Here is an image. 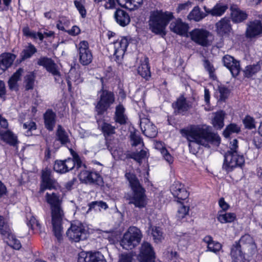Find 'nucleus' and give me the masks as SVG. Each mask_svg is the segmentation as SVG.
Wrapping results in <instances>:
<instances>
[{
    "instance_id": "1",
    "label": "nucleus",
    "mask_w": 262,
    "mask_h": 262,
    "mask_svg": "<svg viewBox=\"0 0 262 262\" xmlns=\"http://www.w3.org/2000/svg\"><path fill=\"white\" fill-rule=\"evenodd\" d=\"M180 133L189 141L190 149L195 144L209 147V143H219L220 142L219 136L211 132L208 126H193L190 129H182Z\"/></svg>"
},
{
    "instance_id": "2",
    "label": "nucleus",
    "mask_w": 262,
    "mask_h": 262,
    "mask_svg": "<svg viewBox=\"0 0 262 262\" xmlns=\"http://www.w3.org/2000/svg\"><path fill=\"white\" fill-rule=\"evenodd\" d=\"M46 199L47 202L50 206L52 224L54 235L60 241L62 237V222L64 216L61 207L62 200L59 195L55 192L51 193L47 192L46 194Z\"/></svg>"
},
{
    "instance_id": "3",
    "label": "nucleus",
    "mask_w": 262,
    "mask_h": 262,
    "mask_svg": "<svg viewBox=\"0 0 262 262\" xmlns=\"http://www.w3.org/2000/svg\"><path fill=\"white\" fill-rule=\"evenodd\" d=\"M125 176L133 191L132 194L128 195L126 199L128 201V204H133L135 207L139 208L145 207L147 204L145 189L135 174L128 172L125 173Z\"/></svg>"
},
{
    "instance_id": "4",
    "label": "nucleus",
    "mask_w": 262,
    "mask_h": 262,
    "mask_svg": "<svg viewBox=\"0 0 262 262\" xmlns=\"http://www.w3.org/2000/svg\"><path fill=\"white\" fill-rule=\"evenodd\" d=\"M174 18L169 11L154 10L149 12L148 21L149 29L156 34H165V29L170 20Z\"/></svg>"
},
{
    "instance_id": "5",
    "label": "nucleus",
    "mask_w": 262,
    "mask_h": 262,
    "mask_svg": "<svg viewBox=\"0 0 262 262\" xmlns=\"http://www.w3.org/2000/svg\"><path fill=\"white\" fill-rule=\"evenodd\" d=\"M142 234L141 230L136 227H130L120 242L123 249L131 250L138 246L141 242Z\"/></svg>"
},
{
    "instance_id": "6",
    "label": "nucleus",
    "mask_w": 262,
    "mask_h": 262,
    "mask_svg": "<svg viewBox=\"0 0 262 262\" xmlns=\"http://www.w3.org/2000/svg\"><path fill=\"white\" fill-rule=\"evenodd\" d=\"M99 98L95 106V111L99 115H103L115 101L113 92L102 88L99 92Z\"/></svg>"
},
{
    "instance_id": "7",
    "label": "nucleus",
    "mask_w": 262,
    "mask_h": 262,
    "mask_svg": "<svg viewBox=\"0 0 262 262\" xmlns=\"http://www.w3.org/2000/svg\"><path fill=\"white\" fill-rule=\"evenodd\" d=\"M244 163L245 159L242 155L239 153L226 152L224 155L223 168L228 172L231 171L235 167H242Z\"/></svg>"
},
{
    "instance_id": "8",
    "label": "nucleus",
    "mask_w": 262,
    "mask_h": 262,
    "mask_svg": "<svg viewBox=\"0 0 262 262\" xmlns=\"http://www.w3.org/2000/svg\"><path fill=\"white\" fill-rule=\"evenodd\" d=\"M66 234L70 240L75 242L85 239L87 237L86 230L84 226L79 222L72 223Z\"/></svg>"
},
{
    "instance_id": "9",
    "label": "nucleus",
    "mask_w": 262,
    "mask_h": 262,
    "mask_svg": "<svg viewBox=\"0 0 262 262\" xmlns=\"http://www.w3.org/2000/svg\"><path fill=\"white\" fill-rule=\"evenodd\" d=\"M191 39L197 45L207 47L210 45L209 38L211 33L203 28H196L189 33Z\"/></svg>"
},
{
    "instance_id": "10",
    "label": "nucleus",
    "mask_w": 262,
    "mask_h": 262,
    "mask_svg": "<svg viewBox=\"0 0 262 262\" xmlns=\"http://www.w3.org/2000/svg\"><path fill=\"white\" fill-rule=\"evenodd\" d=\"M235 243L246 253L248 256H252L257 251V246L253 238L249 234L241 236L238 242Z\"/></svg>"
},
{
    "instance_id": "11",
    "label": "nucleus",
    "mask_w": 262,
    "mask_h": 262,
    "mask_svg": "<svg viewBox=\"0 0 262 262\" xmlns=\"http://www.w3.org/2000/svg\"><path fill=\"white\" fill-rule=\"evenodd\" d=\"M79 62L83 66L90 64L93 60V54L87 41H81L78 45Z\"/></svg>"
},
{
    "instance_id": "12",
    "label": "nucleus",
    "mask_w": 262,
    "mask_h": 262,
    "mask_svg": "<svg viewBox=\"0 0 262 262\" xmlns=\"http://www.w3.org/2000/svg\"><path fill=\"white\" fill-rule=\"evenodd\" d=\"M258 19L250 21L247 24L246 36L249 38H254L262 34V15H258Z\"/></svg>"
},
{
    "instance_id": "13",
    "label": "nucleus",
    "mask_w": 262,
    "mask_h": 262,
    "mask_svg": "<svg viewBox=\"0 0 262 262\" xmlns=\"http://www.w3.org/2000/svg\"><path fill=\"white\" fill-rule=\"evenodd\" d=\"M37 64L43 67L46 70L55 76V80H58L60 73L58 67L54 61L50 58L41 57L37 60Z\"/></svg>"
},
{
    "instance_id": "14",
    "label": "nucleus",
    "mask_w": 262,
    "mask_h": 262,
    "mask_svg": "<svg viewBox=\"0 0 262 262\" xmlns=\"http://www.w3.org/2000/svg\"><path fill=\"white\" fill-rule=\"evenodd\" d=\"M140 125L145 136L150 138L156 137L157 134V128L148 118L140 117Z\"/></svg>"
},
{
    "instance_id": "15",
    "label": "nucleus",
    "mask_w": 262,
    "mask_h": 262,
    "mask_svg": "<svg viewBox=\"0 0 262 262\" xmlns=\"http://www.w3.org/2000/svg\"><path fill=\"white\" fill-rule=\"evenodd\" d=\"M42 183L41 185V191H43L45 189H54L58 187V183L56 181L51 177V171L49 169H45L42 172Z\"/></svg>"
},
{
    "instance_id": "16",
    "label": "nucleus",
    "mask_w": 262,
    "mask_h": 262,
    "mask_svg": "<svg viewBox=\"0 0 262 262\" xmlns=\"http://www.w3.org/2000/svg\"><path fill=\"white\" fill-rule=\"evenodd\" d=\"M222 61L224 66L230 70L233 76L235 77L238 75L240 71V65L238 61L229 55H225L223 57Z\"/></svg>"
},
{
    "instance_id": "17",
    "label": "nucleus",
    "mask_w": 262,
    "mask_h": 262,
    "mask_svg": "<svg viewBox=\"0 0 262 262\" xmlns=\"http://www.w3.org/2000/svg\"><path fill=\"white\" fill-rule=\"evenodd\" d=\"M172 106L174 109V113L176 115H183L192 107L191 103L184 96L178 98L177 101L172 103Z\"/></svg>"
},
{
    "instance_id": "18",
    "label": "nucleus",
    "mask_w": 262,
    "mask_h": 262,
    "mask_svg": "<svg viewBox=\"0 0 262 262\" xmlns=\"http://www.w3.org/2000/svg\"><path fill=\"white\" fill-rule=\"evenodd\" d=\"M155 253L151 245L148 242H144L141 246L140 259L141 262H151L155 259Z\"/></svg>"
},
{
    "instance_id": "19",
    "label": "nucleus",
    "mask_w": 262,
    "mask_h": 262,
    "mask_svg": "<svg viewBox=\"0 0 262 262\" xmlns=\"http://www.w3.org/2000/svg\"><path fill=\"white\" fill-rule=\"evenodd\" d=\"M170 191L177 201L184 200L188 197L189 193L184 187V185L179 182H175L170 187Z\"/></svg>"
},
{
    "instance_id": "20",
    "label": "nucleus",
    "mask_w": 262,
    "mask_h": 262,
    "mask_svg": "<svg viewBox=\"0 0 262 262\" xmlns=\"http://www.w3.org/2000/svg\"><path fill=\"white\" fill-rule=\"evenodd\" d=\"M80 178L86 183L100 184L102 179L99 173L96 171L84 170L81 172Z\"/></svg>"
},
{
    "instance_id": "21",
    "label": "nucleus",
    "mask_w": 262,
    "mask_h": 262,
    "mask_svg": "<svg viewBox=\"0 0 262 262\" xmlns=\"http://www.w3.org/2000/svg\"><path fill=\"white\" fill-rule=\"evenodd\" d=\"M232 30L230 20L226 17L215 24V31L220 36L228 35Z\"/></svg>"
},
{
    "instance_id": "22",
    "label": "nucleus",
    "mask_w": 262,
    "mask_h": 262,
    "mask_svg": "<svg viewBox=\"0 0 262 262\" xmlns=\"http://www.w3.org/2000/svg\"><path fill=\"white\" fill-rule=\"evenodd\" d=\"M70 152L73 157V158H68L64 160L65 166L67 168L68 171L72 170L75 166L77 169H79L82 165L84 166V165L82 164V162L79 155L72 149H70Z\"/></svg>"
},
{
    "instance_id": "23",
    "label": "nucleus",
    "mask_w": 262,
    "mask_h": 262,
    "mask_svg": "<svg viewBox=\"0 0 262 262\" xmlns=\"http://www.w3.org/2000/svg\"><path fill=\"white\" fill-rule=\"evenodd\" d=\"M114 54L117 59L123 57L128 46V40L126 38H122L118 39L114 42Z\"/></svg>"
},
{
    "instance_id": "24",
    "label": "nucleus",
    "mask_w": 262,
    "mask_h": 262,
    "mask_svg": "<svg viewBox=\"0 0 262 262\" xmlns=\"http://www.w3.org/2000/svg\"><path fill=\"white\" fill-rule=\"evenodd\" d=\"M230 254L233 262H248L245 256L246 253L235 243L231 249Z\"/></svg>"
},
{
    "instance_id": "25",
    "label": "nucleus",
    "mask_w": 262,
    "mask_h": 262,
    "mask_svg": "<svg viewBox=\"0 0 262 262\" xmlns=\"http://www.w3.org/2000/svg\"><path fill=\"white\" fill-rule=\"evenodd\" d=\"M56 114L51 109H48L43 114L45 127L49 131L54 129L56 124Z\"/></svg>"
},
{
    "instance_id": "26",
    "label": "nucleus",
    "mask_w": 262,
    "mask_h": 262,
    "mask_svg": "<svg viewBox=\"0 0 262 262\" xmlns=\"http://www.w3.org/2000/svg\"><path fill=\"white\" fill-rule=\"evenodd\" d=\"M188 26L183 22L181 19H178L170 25L171 31L180 35H185L188 30Z\"/></svg>"
},
{
    "instance_id": "27",
    "label": "nucleus",
    "mask_w": 262,
    "mask_h": 262,
    "mask_svg": "<svg viewBox=\"0 0 262 262\" xmlns=\"http://www.w3.org/2000/svg\"><path fill=\"white\" fill-rule=\"evenodd\" d=\"M114 18L120 26L125 27L128 25L130 21V18L125 11L118 9L114 13Z\"/></svg>"
},
{
    "instance_id": "28",
    "label": "nucleus",
    "mask_w": 262,
    "mask_h": 262,
    "mask_svg": "<svg viewBox=\"0 0 262 262\" xmlns=\"http://www.w3.org/2000/svg\"><path fill=\"white\" fill-rule=\"evenodd\" d=\"M0 139L12 146H16L18 143L17 137L10 130L0 129Z\"/></svg>"
},
{
    "instance_id": "29",
    "label": "nucleus",
    "mask_w": 262,
    "mask_h": 262,
    "mask_svg": "<svg viewBox=\"0 0 262 262\" xmlns=\"http://www.w3.org/2000/svg\"><path fill=\"white\" fill-rule=\"evenodd\" d=\"M127 117L125 114V108L123 105L119 104L116 107L114 120L116 123L124 125L127 123Z\"/></svg>"
},
{
    "instance_id": "30",
    "label": "nucleus",
    "mask_w": 262,
    "mask_h": 262,
    "mask_svg": "<svg viewBox=\"0 0 262 262\" xmlns=\"http://www.w3.org/2000/svg\"><path fill=\"white\" fill-rule=\"evenodd\" d=\"M78 262H106L104 256L100 252L88 253L84 257H80Z\"/></svg>"
},
{
    "instance_id": "31",
    "label": "nucleus",
    "mask_w": 262,
    "mask_h": 262,
    "mask_svg": "<svg viewBox=\"0 0 262 262\" xmlns=\"http://www.w3.org/2000/svg\"><path fill=\"white\" fill-rule=\"evenodd\" d=\"M24 70L22 68H19L10 77L8 81V86L10 90L15 91L18 90L17 82L19 80Z\"/></svg>"
},
{
    "instance_id": "32",
    "label": "nucleus",
    "mask_w": 262,
    "mask_h": 262,
    "mask_svg": "<svg viewBox=\"0 0 262 262\" xmlns=\"http://www.w3.org/2000/svg\"><path fill=\"white\" fill-rule=\"evenodd\" d=\"M138 72L143 78L148 79L150 77V67L148 64V58L144 57L138 68Z\"/></svg>"
},
{
    "instance_id": "33",
    "label": "nucleus",
    "mask_w": 262,
    "mask_h": 262,
    "mask_svg": "<svg viewBox=\"0 0 262 262\" xmlns=\"http://www.w3.org/2000/svg\"><path fill=\"white\" fill-rule=\"evenodd\" d=\"M37 51V49L33 44L29 43L20 53V62L30 58Z\"/></svg>"
},
{
    "instance_id": "34",
    "label": "nucleus",
    "mask_w": 262,
    "mask_h": 262,
    "mask_svg": "<svg viewBox=\"0 0 262 262\" xmlns=\"http://www.w3.org/2000/svg\"><path fill=\"white\" fill-rule=\"evenodd\" d=\"M207 16V14L201 10L199 6L194 7L187 16L189 20L199 21Z\"/></svg>"
},
{
    "instance_id": "35",
    "label": "nucleus",
    "mask_w": 262,
    "mask_h": 262,
    "mask_svg": "<svg viewBox=\"0 0 262 262\" xmlns=\"http://www.w3.org/2000/svg\"><path fill=\"white\" fill-rule=\"evenodd\" d=\"M217 219L222 224L232 223L236 219V215L234 213H224L223 211L218 212Z\"/></svg>"
},
{
    "instance_id": "36",
    "label": "nucleus",
    "mask_w": 262,
    "mask_h": 262,
    "mask_svg": "<svg viewBox=\"0 0 262 262\" xmlns=\"http://www.w3.org/2000/svg\"><path fill=\"white\" fill-rule=\"evenodd\" d=\"M3 236L7 237L8 239L7 243L9 246L15 250H19L21 248L20 242L12 233L11 229H9V232L8 233H6V235Z\"/></svg>"
},
{
    "instance_id": "37",
    "label": "nucleus",
    "mask_w": 262,
    "mask_h": 262,
    "mask_svg": "<svg viewBox=\"0 0 262 262\" xmlns=\"http://www.w3.org/2000/svg\"><path fill=\"white\" fill-rule=\"evenodd\" d=\"M232 20L234 23H241L244 20L246 19L248 15L244 11L239 9L232 8L231 13Z\"/></svg>"
},
{
    "instance_id": "38",
    "label": "nucleus",
    "mask_w": 262,
    "mask_h": 262,
    "mask_svg": "<svg viewBox=\"0 0 262 262\" xmlns=\"http://www.w3.org/2000/svg\"><path fill=\"white\" fill-rule=\"evenodd\" d=\"M225 115V113L222 111L217 112L215 114L212 123L213 126L216 129H221L224 126Z\"/></svg>"
},
{
    "instance_id": "39",
    "label": "nucleus",
    "mask_w": 262,
    "mask_h": 262,
    "mask_svg": "<svg viewBox=\"0 0 262 262\" xmlns=\"http://www.w3.org/2000/svg\"><path fill=\"white\" fill-rule=\"evenodd\" d=\"M16 56L10 53H5L0 55V62L7 69L13 63L15 59Z\"/></svg>"
},
{
    "instance_id": "40",
    "label": "nucleus",
    "mask_w": 262,
    "mask_h": 262,
    "mask_svg": "<svg viewBox=\"0 0 262 262\" xmlns=\"http://www.w3.org/2000/svg\"><path fill=\"white\" fill-rule=\"evenodd\" d=\"M57 140L59 141L62 144H64L69 141L68 136L61 125H58L56 132Z\"/></svg>"
},
{
    "instance_id": "41",
    "label": "nucleus",
    "mask_w": 262,
    "mask_h": 262,
    "mask_svg": "<svg viewBox=\"0 0 262 262\" xmlns=\"http://www.w3.org/2000/svg\"><path fill=\"white\" fill-rule=\"evenodd\" d=\"M35 76L33 72H30L25 77L24 83L26 90H32L34 88Z\"/></svg>"
},
{
    "instance_id": "42",
    "label": "nucleus",
    "mask_w": 262,
    "mask_h": 262,
    "mask_svg": "<svg viewBox=\"0 0 262 262\" xmlns=\"http://www.w3.org/2000/svg\"><path fill=\"white\" fill-rule=\"evenodd\" d=\"M260 69V67L258 64L247 66L244 70V76L250 78L259 71Z\"/></svg>"
},
{
    "instance_id": "43",
    "label": "nucleus",
    "mask_w": 262,
    "mask_h": 262,
    "mask_svg": "<svg viewBox=\"0 0 262 262\" xmlns=\"http://www.w3.org/2000/svg\"><path fill=\"white\" fill-rule=\"evenodd\" d=\"M129 0H107L104 7L106 9H113L116 6V1L121 7H126V5Z\"/></svg>"
},
{
    "instance_id": "44",
    "label": "nucleus",
    "mask_w": 262,
    "mask_h": 262,
    "mask_svg": "<svg viewBox=\"0 0 262 262\" xmlns=\"http://www.w3.org/2000/svg\"><path fill=\"white\" fill-rule=\"evenodd\" d=\"M241 128L237 124L231 123L228 125L224 131L223 134L226 138H228L232 133H238L240 132Z\"/></svg>"
},
{
    "instance_id": "45",
    "label": "nucleus",
    "mask_w": 262,
    "mask_h": 262,
    "mask_svg": "<svg viewBox=\"0 0 262 262\" xmlns=\"http://www.w3.org/2000/svg\"><path fill=\"white\" fill-rule=\"evenodd\" d=\"M203 66L206 71L209 73V76L213 79L216 78L214 74L215 68L210 61L206 58L203 60Z\"/></svg>"
},
{
    "instance_id": "46",
    "label": "nucleus",
    "mask_w": 262,
    "mask_h": 262,
    "mask_svg": "<svg viewBox=\"0 0 262 262\" xmlns=\"http://www.w3.org/2000/svg\"><path fill=\"white\" fill-rule=\"evenodd\" d=\"M23 128L26 130L25 135L30 136L33 135L32 132L36 129V125L33 121H28L23 124Z\"/></svg>"
},
{
    "instance_id": "47",
    "label": "nucleus",
    "mask_w": 262,
    "mask_h": 262,
    "mask_svg": "<svg viewBox=\"0 0 262 262\" xmlns=\"http://www.w3.org/2000/svg\"><path fill=\"white\" fill-rule=\"evenodd\" d=\"M216 93L219 94V100L224 101L228 97L229 90L224 85H221L218 86Z\"/></svg>"
},
{
    "instance_id": "48",
    "label": "nucleus",
    "mask_w": 262,
    "mask_h": 262,
    "mask_svg": "<svg viewBox=\"0 0 262 262\" xmlns=\"http://www.w3.org/2000/svg\"><path fill=\"white\" fill-rule=\"evenodd\" d=\"M147 156V152L145 150H141L140 151L133 152L130 154L128 157L134 159L138 162H140L143 159L145 158Z\"/></svg>"
},
{
    "instance_id": "49",
    "label": "nucleus",
    "mask_w": 262,
    "mask_h": 262,
    "mask_svg": "<svg viewBox=\"0 0 262 262\" xmlns=\"http://www.w3.org/2000/svg\"><path fill=\"white\" fill-rule=\"evenodd\" d=\"M151 234L156 243H159L164 238L163 233L159 227H153L151 229Z\"/></svg>"
},
{
    "instance_id": "50",
    "label": "nucleus",
    "mask_w": 262,
    "mask_h": 262,
    "mask_svg": "<svg viewBox=\"0 0 262 262\" xmlns=\"http://www.w3.org/2000/svg\"><path fill=\"white\" fill-rule=\"evenodd\" d=\"M115 127L111 124L104 122L101 126V130L105 136H108L115 133Z\"/></svg>"
},
{
    "instance_id": "51",
    "label": "nucleus",
    "mask_w": 262,
    "mask_h": 262,
    "mask_svg": "<svg viewBox=\"0 0 262 262\" xmlns=\"http://www.w3.org/2000/svg\"><path fill=\"white\" fill-rule=\"evenodd\" d=\"M64 160H56L54 165V170L60 173H64L68 172L67 168L64 166Z\"/></svg>"
},
{
    "instance_id": "52",
    "label": "nucleus",
    "mask_w": 262,
    "mask_h": 262,
    "mask_svg": "<svg viewBox=\"0 0 262 262\" xmlns=\"http://www.w3.org/2000/svg\"><path fill=\"white\" fill-rule=\"evenodd\" d=\"M227 7L226 6L216 5L211 11V15L212 16H221L226 11Z\"/></svg>"
},
{
    "instance_id": "53",
    "label": "nucleus",
    "mask_w": 262,
    "mask_h": 262,
    "mask_svg": "<svg viewBox=\"0 0 262 262\" xmlns=\"http://www.w3.org/2000/svg\"><path fill=\"white\" fill-rule=\"evenodd\" d=\"M10 229L7 223L5 222V219L3 216L0 215V234L2 235H5L8 233Z\"/></svg>"
},
{
    "instance_id": "54",
    "label": "nucleus",
    "mask_w": 262,
    "mask_h": 262,
    "mask_svg": "<svg viewBox=\"0 0 262 262\" xmlns=\"http://www.w3.org/2000/svg\"><path fill=\"white\" fill-rule=\"evenodd\" d=\"M188 211L189 207L181 204L176 215L178 220L183 219L188 214Z\"/></svg>"
},
{
    "instance_id": "55",
    "label": "nucleus",
    "mask_w": 262,
    "mask_h": 262,
    "mask_svg": "<svg viewBox=\"0 0 262 262\" xmlns=\"http://www.w3.org/2000/svg\"><path fill=\"white\" fill-rule=\"evenodd\" d=\"M143 0H129L126 5V8L131 10L138 8L142 4Z\"/></svg>"
},
{
    "instance_id": "56",
    "label": "nucleus",
    "mask_w": 262,
    "mask_h": 262,
    "mask_svg": "<svg viewBox=\"0 0 262 262\" xmlns=\"http://www.w3.org/2000/svg\"><path fill=\"white\" fill-rule=\"evenodd\" d=\"M74 5L77 10H78L79 13L80 14L81 17L82 18H85L86 16V11L85 9L84 6L81 3V2L78 1H74Z\"/></svg>"
},
{
    "instance_id": "57",
    "label": "nucleus",
    "mask_w": 262,
    "mask_h": 262,
    "mask_svg": "<svg viewBox=\"0 0 262 262\" xmlns=\"http://www.w3.org/2000/svg\"><path fill=\"white\" fill-rule=\"evenodd\" d=\"M243 123L246 128L249 129L255 128L254 120L249 116H246L245 118L243 120Z\"/></svg>"
},
{
    "instance_id": "58",
    "label": "nucleus",
    "mask_w": 262,
    "mask_h": 262,
    "mask_svg": "<svg viewBox=\"0 0 262 262\" xmlns=\"http://www.w3.org/2000/svg\"><path fill=\"white\" fill-rule=\"evenodd\" d=\"M208 250L214 253H217L222 248V245L217 242H213L212 244L207 245Z\"/></svg>"
},
{
    "instance_id": "59",
    "label": "nucleus",
    "mask_w": 262,
    "mask_h": 262,
    "mask_svg": "<svg viewBox=\"0 0 262 262\" xmlns=\"http://www.w3.org/2000/svg\"><path fill=\"white\" fill-rule=\"evenodd\" d=\"M130 137L132 141V146H136L140 143H142V139L139 135L135 133H132Z\"/></svg>"
},
{
    "instance_id": "60",
    "label": "nucleus",
    "mask_w": 262,
    "mask_h": 262,
    "mask_svg": "<svg viewBox=\"0 0 262 262\" xmlns=\"http://www.w3.org/2000/svg\"><path fill=\"white\" fill-rule=\"evenodd\" d=\"M96 206H98L104 209L108 208L107 205L105 202L103 201H94L89 204V209L94 208Z\"/></svg>"
},
{
    "instance_id": "61",
    "label": "nucleus",
    "mask_w": 262,
    "mask_h": 262,
    "mask_svg": "<svg viewBox=\"0 0 262 262\" xmlns=\"http://www.w3.org/2000/svg\"><path fill=\"white\" fill-rule=\"evenodd\" d=\"M238 149V141L236 139H233L230 143L229 150L226 152H230V154L238 153L237 151Z\"/></svg>"
},
{
    "instance_id": "62",
    "label": "nucleus",
    "mask_w": 262,
    "mask_h": 262,
    "mask_svg": "<svg viewBox=\"0 0 262 262\" xmlns=\"http://www.w3.org/2000/svg\"><path fill=\"white\" fill-rule=\"evenodd\" d=\"M112 154L115 158L118 159H122L125 157L123 150L122 148L120 147H118V148H116L115 150H114L112 152Z\"/></svg>"
},
{
    "instance_id": "63",
    "label": "nucleus",
    "mask_w": 262,
    "mask_h": 262,
    "mask_svg": "<svg viewBox=\"0 0 262 262\" xmlns=\"http://www.w3.org/2000/svg\"><path fill=\"white\" fill-rule=\"evenodd\" d=\"M191 5V3L189 1L183 4H180L176 9V11L177 13H180L183 10H188Z\"/></svg>"
},
{
    "instance_id": "64",
    "label": "nucleus",
    "mask_w": 262,
    "mask_h": 262,
    "mask_svg": "<svg viewBox=\"0 0 262 262\" xmlns=\"http://www.w3.org/2000/svg\"><path fill=\"white\" fill-rule=\"evenodd\" d=\"M133 255L131 253L122 254L119 259V262H132Z\"/></svg>"
}]
</instances>
